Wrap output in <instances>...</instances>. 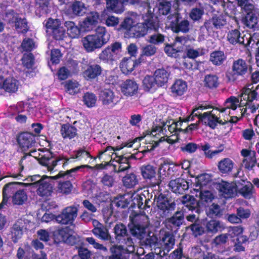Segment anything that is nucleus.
<instances>
[{"mask_svg": "<svg viewBox=\"0 0 259 259\" xmlns=\"http://www.w3.org/2000/svg\"><path fill=\"white\" fill-rule=\"evenodd\" d=\"M154 200L156 201L157 208L156 217L159 219H165L163 223L166 229L172 233L177 234L184 223V212L178 210L170 216L176 209V203L166 195L160 193L157 196L155 195Z\"/></svg>", "mask_w": 259, "mask_h": 259, "instance_id": "1", "label": "nucleus"}, {"mask_svg": "<svg viewBox=\"0 0 259 259\" xmlns=\"http://www.w3.org/2000/svg\"><path fill=\"white\" fill-rule=\"evenodd\" d=\"M130 222L127 225L131 236L142 240L150 225L149 218L145 213H133L129 217Z\"/></svg>", "mask_w": 259, "mask_h": 259, "instance_id": "2", "label": "nucleus"}, {"mask_svg": "<svg viewBox=\"0 0 259 259\" xmlns=\"http://www.w3.org/2000/svg\"><path fill=\"white\" fill-rule=\"evenodd\" d=\"M109 39L104 27L98 26L94 34L88 35L82 38L84 49L87 52H92L101 48Z\"/></svg>", "mask_w": 259, "mask_h": 259, "instance_id": "3", "label": "nucleus"}, {"mask_svg": "<svg viewBox=\"0 0 259 259\" xmlns=\"http://www.w3.org/2000/svg\"><path fill=\"white\" fill-rule=\"evenodd\" d=\"M115 239L120 244L119 247L129 253H133L135 250V242L129 234L126 226L123 223L115 225L113 228Z\"/></svg>", "mask_w": 259, "mask_h": 259, "instance_id": "4", "label": "nucleus"}, {"mask_svg": "<svg viewBox=\"0 0 259 259\" xmlns=\"http://www.w3.org/2000/svg\"><path fill=\"white\" fill-rule=\"evenodd\" d=\"M211 106L201 105L198 107L193 109L190 116L185 118L184 121H192L195 117H198L199 120L204 122L205 124L208 125L210 127L213 129L217 125L218 122V118L214 114H212V111H208L204 113L202 112L206 109L212 108Z\"/></svg>", "mask_w": 259, "mask_h": 259, "instance_id": "5", "label": "nucleus"}, {"mask_svg": "<svg viewBox=\"0 0 259 259\" xmlns=\"http://www.w3.org/2000/svg\"><path fill=\"white\" fill-rule=\"evenodd\" d=\"M84 166L85 165L77 166L71 169L67 170L66 171H60L57 176L54 177H49L45 176L44 179L40 181V183L37 186V194L41 196H50L52 192L53 189L51 184L49 183L50 179L53 178L56 179L61 177H64L65 176L70 174L72 172L76 171L81 167ZM85 166H88L85 165Z\"/></svg>", "mask_w": 259, "mask_h": 259, "instance_id": "6", "label": "nucleus"}, {"mask_svg": "<svg viewBox=\"0 0 259 259\" xmlns=\"http://www.w3.org/2000/svg\"><path fill=\"white\" fill-rule=\"evenodd\" d=\"M169 26L171 30L175 33L182 32L187 33L190 30V23L186 19L180 21V14L178 11L167 17Z\"/></svg>", "mask_w": 259, "mask_h": 259, "instance_id": "7", "label": "nucleus"}, {"mask_svg": "<svg viewBox=\"0 0 259 259\" xmlns=\"http://www.w3.org/2000/svg\"><path fill=\"white\" fill-rule=\"evenodd\" d=\"M72 158L65 159L60 156H56L52 153L48 151L45 154L42 155L39 158V163L46 167L48 170L50 171H53L58 162L63 160V167L64 168L66 165L72 161Z\"/></svg>", "mask_w": 259, "mask_h": 259, "instance_id": "8", "label": "nucleus"}, {"mask_svg": "<svg viewBox=\"0 0 259 259\" xmlns=\"http://www.w3.org/2000/svg\"><path fill=\"white\" fill-rule=\"evenodd\" d=\"M5 19L9 23H14L15 28L18 32H26L28 29L26 20L20 17L19 15L12 10L6 12Z\"/></svg>", "mask_w": 259, "mask_h": 259, "instance_id": "9", "label": "nucleus"}, {"mask_svg": "<svg viewBox=\"0 0 259 259\" xmlns=\"http://www.w3.org/2000/svg\"><path fill=\"white\" fill-rule=\"evenodd\" d=\"M78 208L70 206L64 208L61 213L56 217V221L63 225L72 224L77 217Z\"/></svg>", "mask_w": 259, "mask_h": 259, "instance_id": "10", "label": "nucleus"}, {"mask_svg": "<svg viewBox=\"0 0 259 259\" xmlns=\"http://www.w3.org/2000/svg\"><path fill=\"white\" fill-rule=\"evenodd\" d=\"M175 243V237L171 234H166L162 238L159 247L155 248L154 252L159 257H164L173 248Z\"/></svg>", "mask_w": 259, "mask_h": 259, "instance_id": "11", "label": "nucleus"}, {"mask_svg": "<svg viewBox=\"0 0 259 259\" xmlns=\"http://www.w3.org/2000/svg\"><path fill=\"white\" fill-rule=\"evenodd\" d=\"M107 10L115 13H121L124 11V5H135L141 3V0H106Z\"/></svg>", "mask_w": 259, "mask_h": 259, "instance_id": "12", "label": "nucleus"}, {"mask_svg": "<svg viewBox=\"0 0 259 259\" xmlns=\"http://www.w3.org/2000/svg\"><path fill=\"white\" fill-rule=\"evenodd\" d=\"M234 183L236 185V191L238 190L240 194L245 198L249 199L251 198L253 193V185L249 182H245V180L241 179L235 180Z\"/></svg>", "mask_w": 259, "mask_h": 259, "instance_id": "13", "label": "nucleus"}, {"mask_svg": "<svg viewBox=\"0 0 259 259\" xmlns=\"http://www.w3.org/2000/svg\"><path fill=\"white\" fill-rule=\"evenodd\" d=\"M100 100L104 106L110 108L118 102L119 98L112 90L105 89L100 94Z\"/></svg>", "mask_w": 259, "mask_h": 259, "instance_id": "14", "label": "nucleus"}, {"mask_svg": "<svg viewBox=\"0 0 259 259\" xmlns=\"http://www.w3.org/2000/svg\"><path fill=\"white\" fill-rule=\"evenodd\" d=\"M168 186L172 192L179 194H183L189 188V183L180 178L171 180Z\"/></svg>", "mask_w": 259, "mask_h": 259, "instance_id": "15", "label": "nucleus"}, {"mask_svg": "<svg viewBox=\"0 0 259 259\" xmlns=\"http://www.w3.org/2000/svg\"><path fill=\"white\" fill-rule=\"evenodd\" d=\"M245 35L240 33L238 29L229 31L227 33V40L232 45L236 44L246 46L249 42L248 38H244Z\"/></svg>", "mask_w": 259, "mask_h": 259, "instance_id": "16", "label": "nucleus"}, {"mask_svg": "<svg viewBox=\"0 0 259 259\" xmlns=\"http://www.w3.org/2000/svg\"><path fill=\"white\" fill-rule=\"evenodd\" d=\"M218 189L221 195L225 198H232L236 194V187L235 184L223 181L219 184Z\"/></svg>", "mask_w": 259, "mask_h": 259, "instance_id": "17", "label": "nucleus"}, {"mask_svg": "<svg viewBox=\"0 0 259 259\" xmlns=\"http://www.w3.org/2000/svg\"><path fill=\"white\" fill-rule=\"evenodd\" d=\"M25 224V221L20 219H18L11 228V239L13 242L17 243L22 237Z\"/></svg>", "mask_w": 259, "mask_h": 259, "instance_id": "18", "label": "nucleus"}, {"mask_svg": "<svg viewBox=\"0 0 259 259\" xmlns=\"http://www.w3.org/2000/svg\"><path fill=\"white\" fill-rule=\"evenodd\" d=\"M18 142L20 146L24 150H26L34 146L35 144V137L31 133H23L19 136Z\"/></svg>", "mask_w": 259, "mask_h": 259, "instance_id": "19", "label": "nucleus"}, {"mask_svg": "<svg viewBox=\"0 0 259 259\" xmlns=\"http://www.w3.org/2000/svg\"><path fill=\"white\" fill-rule=\"evenodd\" d=\"M22 184L20 182H11L5 185L3 190V200L0 204V209L6 204L10 195L11 194H14L16 191H18L17 186Z\"/></svg>", "mask_w": 259, "mask_h": 259, "instance_id": "20", "label": "nucleus"}, {"mask_svg": "<svg viewBox=\"0 0 259 259\" xmlns=\"http://www.w3.org/2000/svg\"><path fill=\"white\" fill-rule=\"evenodd\" d=\"M248 65L245 60L239 59L233 62L232 66V73L234 75L243 76L248 71Z\"/></svg>", "mask_w": 259, "mask_h": 259, "instance_id": "21", "label": "nucleus"}, {"mask_svg": "<svg viewBox=\"0 0 259 259\" xmlns=\"http://www.w3.org/2000/svg\"><path fill=\"white\" fill-rule=\"evenodd\" d=\"M99 17L98 13L96 12L90 13L82 22V28L87 31L93 30L98 23Z\"/></svg>", "mask_w": 259, "mask_h": 259, "instance_id": "22", "label": "nucleus"}, {"mask_svg": "<svg viewBox=\"0 0 259 259\" xmlns=\"http://www.w3.org/2000/svg\"><path fill=\"white\" fill-rule=\"evenodd\" d=\"M138 85L132 79H127L121 85V91L126 96H132L137 93Z\"/></svg>", "mask_w": 259, "mask_h": 259, "instance_id": "23", "label": "nucleus"}, {"mask_svg": "<svg viewBox=\"0 0 259 259\" xmlns=\"http://www.w3.org/2000/svg\"><path fill=\"white\" fill-rule=\"evenodd\" d=\"M19 85V81L13 77H9L3 81L0 80V89H3L9 93H13L17 92Z\"/></svg>", "mask_w": 259, "mask_h": 259, "instance_id": "24", "label": "nucleus"}, {"mask_svg": "<svg viewBox=\"0 0 259 259\" xmlns=\"http://www.w3.org/2000/svg\"><path fill=\"white\" fill-rule=\"evenodd\" d=\"M224 229L223 223L217 220H211L206 222L205 224V233L209 234H215Z\"/></svg>", "mask_w": 259, "mask_h": 259, "instance_id": "25", "label": "nucleus"}, {"mask_svg": "<svg viewBox=\"0 0 259 259\" xmlns=\"http://www.w3.org/2000/svg\"><path fill=\"white\" fill-rule=\"evenodd\" d=\"M102 71V68L99 65L93 64L88 67L83 72V75L87 80H89L95 79L100 75Z\"/></svg>", "mask_w": 259, "mask_h": 259, "instance_id": "26", "label": "nucleus"}, {"mask_svg": "<svg viewBox=\"0 0 259 259\" xmlns=\"http://www.w3.org/2000/svg\"><path fill=\"white\" fill-rule=\"evenodd\" d=\"M60 133L64 139L71 140L77 137V130L76 127L69 124L62 125Z\"/></svg>", "mask_w": 259, "mask_h": 259, "instance_id": "27", "label": "nucleus"}, {"mask_svg": "<svg viewBox=\"0 0 259 259\" xmlns=\"http://www.w3.org/2000/svg\"><path fill=\"white\" fill-rule=\"evenodd\" d=\"M234 162L229 158H225L219 161L217 166L223 174H229L233 169Z\"/></svg>", "mask_w": 259, "mask_h": 259, "instance_id": "28", "label": "nucleus"}, {"mask_svg": "<svg viewBox=\"0 0 259 259\" xmlns=\"http://www.w3.org/2000/svg\"><path fill=\"white\" fill-rule=\"evenodd\" d=\"M254 87L252 84H248L247 88L242 93L241 96V104L242 99L247 102H251L257 99L258 92L254 90Z\"/></svg>", "mask_w": 259, "mask_h": 259, "instance_id": "29", "label": "nucleus"}, {"mask_svg": "<svg viewBox=\"0 0 259 259\" xmlns=\"http://www.w3.org/2000/svg\"><path fill=\"white\" fill-rule=\"evenodd\" d=\"M142 177L144 179L152 180L157 174L156 168L150 164L143 165L140 167Z\"/></svg>", "mask_w": 259, "mask_h": 259, "instance_id": "30", "label": "nucleus"}, {"mask_svg": "<svg viewBox=\"0 0 259 259\" xmlns=\"http://www.w3.org/2000/svg\"><path fill=\"white\" fill-rule=\"evenodd\" d=\"M170 169L169 166L167 164L161 165L158 170V179H155L154 181L152 182L153 186H158L164 181V179L168 177V173L167 172Z\"/></svg>", "mask_w": 259, "mask_h": 259, "instance_id": "31", "label": "nucleus"}, {"mask_svg": "<svg viewBox=\"0 0 259 259\" xmlns=\"http://www.w3.org/2000/svg\"><path fill=\"white\" fill-rule=\"evenodd\" d=\"M258 18L255 13H249L246 14L242 20L243 23L249 29H255L257 28Z\"/></svg>", "mask_w": 259, "mask_h": 259, "instance_id": "32", "label": "nucleus"}, {"mask_svg": "<svg viewBox=\"0 0 259 259\" xmlns=\"http://www.w3.org/2000/svg\"><path fill=\"white\" fill-rule=\"evenodd\" d=\"M28 197L24 190L16 191L12 196V202L14 205H22L26 202Z\"/></svg>", "mask_w": 259, "mask_h": 259, "instance_id": "33", "label": "nucleus"}, {"mask_svg": "<svg viewBox=\"0 0 259 259\" xmlns=\"http://www.w3.org/2000/svg\"><path fill=\"white\" fill-rule=\"evenodd\" d=\"M143 23H137L131 28L128 34L131 37H141L147 34L146 29Z\"/></svg>", "mask_w": 259, "mask_h": 259, "instance_id": "34", "label": "nucleus"}, {"mask_svg": "<svg viewBox=\"0 0 259 259\" xmlns=\"http://www.w3.org/2000/svg\"><path fill=\"white\" fill-rule=\"evenodd\" d=\"M171 89L174 96H182L186 91L187 85L185 81L179 79L175 81Z\"/></svg>", "mask_w": 259, "mask_h": 259, "instance_id": "35", "label": "nucleus"}, {"mask_svg": "<svg viewBox=\"0 0 259 259\" xmlns=\"http://www.w3.org/2000/svg\"><path fill=\"white\" fill-rule=\"evenodd\" d=\"M154 75L157 85L162 86L164 83L167 82L169 73L164 69H158L155 71Z\"/></svg>", "mask_w": 259, "mask_h": 259, "instance_id": "36", "label": "nucleus"}, {"mask_svg": "<svg viewBox=\"0 0 259 259\" xmlns=\"http://www.w3.org/2000/svg\"><path fill=\"white\" fill-rule=\"evenodd\" d=\"M136 63L131 58H124L120 64V68L123 73L131 72L135 67Z\"/></svg>", "mask_w": 259, "mask_h": 259, "instance_id": "37", "label": "nucleus"}, {"mask_svg": "<svg viewBox=\"0 0 259 259\" xmlns=\"http://www.w3.org/2000/svg\"><path fill=\"white\" fill-rule=\"evenodd\" d=\"M239 100L238 98L235 97H231L226 100L224 107L221 108L217 107L215 109L221 113L225 112L227 109H230L235 110L237 106L239 105Z\"/></svg>", "mask_w": 259, "mask_h": 259, "instance_id": "38", "label": "nucleus"}, {"mask_svg": "<svg viewBox=\"0 0 259 259\" xmlns=\"http://www.w3.org/2000/svg\"><path fill=\"white\" fill-rule=\"evenodd\" d=\"M64 25L67 29V33L70 37L77 38L79 36L80 29L73 22L66 21Z\"/></svg>", "mask_w": 259, "mask_h": 259, "instance_id": "39", "label": "nucleus"}, {"mask_svg": "<svg viewBox=\"0 0 259 259\" xmlns=\"http://www.w3.org/2000/svg\"><path fill=\"white\" fill-rule=\"evenodd\" d=\"M92 233L98 238L104 241H110L112 238L108 229L104 225L96 230H92Z\"/></svg>", "mask_w": 259, "mask_h": 259, "instance_id": "40", "label": "nucleus"}, {"mask_svg": "<svg viewBox=\"0 0 259 259\" xmlns=\"http://www.w3.org/2000/svg\"><path fill=\"white\" fill-rule=\"evenodd\" d=\"M204 14V8L200 3L198 7H195L190 11L189 16L194 22L200 21Z\"/></svg>", "mask_w": 259, "mask_h": 259, "instance_id": "41", "label": "nucleus"}, {"mask_svg": "<svg viewBox=\"0 0 259 259\" xmlns=\"http://www.w3.org/2000/svg\"><path fill=\"white\" fill-rule=\"evenodd\" d=\"M69 234L67 228L59 229L54 233V239L55 242L58 243L60 242L66 243Z\"/></svg>", "mask_w": 259, "mask_h": 259, "instance_id": "42", "label": "nucleus"}, {"mask_svg": "<svg viewBox=\"0 0 259 259\" xmlns=\"http://www.w3.org/2000/svg\"><path fill=\"white\" fill-rule=\"evenodd\" d=\"M70 10L73 14L76 16H82L85 13L87 8L84 3L76 1L71 5Z\"/></svg>", "mask_w": 259, "mask_h": 259, "instance_id": "43", "label": "nucleus"}, {"mask_svg": "<svg viewBox=\"0 0 259 259\" xmlns=\"http://www.w3.org/2000/svg\"><path fill=\"white\" fill-rule=\"evenodd\" d=\"M146 29L147 33L149 30H157L159 28V21L157 17L149 16L143 23Z\"/></svg>", "mask_w": 259, "mask_h": 259, "instance_id": "44", "label": "nucleus"}, {"mask_svg": "<svg viewBox=\"0 0 259 259\" xmlns=\"http://www.w3.org/2000/svg\"><path fill=\"white\" fill-rule=\"evenodd\" d=\"M133 155L130 156H124L123 155L119 156L117 160V161L119 163L118 168L116 171L117 172H123L130 168L131 166L128 160L131 158H133Z\"/></svg>", "mask_w": 259, "mask_h": 259, "instance_id": "45", "label": "nucleus"}, {"mask_svg": "<svg viewBox=\"0 0 259 259\" xmlns=\"http://www.w3.org/2000/svg\"><path fill=\"white\" fill-rule=\"evenodd\" d=\"M210 148V146L208 144H205L202 146V150L204 151L205 157L209 159H212L215 157V156L219 154L224 150V147L223 145H221L219 147V149L213 151L209 150Z\"/></svg>", "mask_w": 259, "mask_h": 259, "instance_id": "46", "label": "nucleus"}, {"mask_svg": "<svg viewBox=\"0 0 259 259\" xmlns=\"http://www.w3.org/2000/svg\"><path fill=\"white\" fill-rule=\"evenodd\" d=\"M204 84L206 88L210 89L217 88L219 84V78L216 75L208 74L205 76Z\"/></svg>", "mask_w": 259, "mask_h": 259, "instance_id": "47", "label": "nucleus"}, {"mask_svg": "<svg viewBox=\"0 0 259 259\" xmlns=\"http://www.w3.org/2000/svg\"><path fill=\"white\" fill-rule=\"evenodd\" d=\"M131 198L132 201V206H135L137 205L140 209H144L145 208L144 203L145 201L146 200V196L145 194H134L132 196Z\"/></svg>", "mask_w": 259, "mask_h": 259, "instance_id": "48", "label": "nucleus"}, {"mask_svg": "<svg viewBox=\"0 0 259 259\" xmlns=\"http://www.w3.org/2000/svg\"><path fill=\"white\" fill-rule=\"evenodd\" d=\"M226 59V56L223 52L218 51L211 53L209 60L215 65H220Z\"/></svg>", "mask_w": 259, "mask_h": 259, "instance_id": "49", "label": "nucleus"}, {"mask_svg": "<svg viewBox=\"0 0 259 259\" xmlns=\"http://www.w3.org/2000/svg\"><path fill=\"white\" fill-rule=\"evenodd\" d=\"M164 40L165 36L157 30L154 31V32L148 37L147 41L155 46L163 43Z\"/></svg>", "mask_w": 259, "mask_h": 259, "instance_id": "50", "label": "nucleus"}, {"mask_svg": "<svg viewBox=\"0 0 259 259\" xmlns=\"http://www.w3.org/2000/svg\"><path fill=\"white\" fill-rule=\"evenodd\" d=\"M206 214L211 218H220L223 215V210L220 205L212 203L207 210Z\"/></svg>", "mask_w": 259, "mask_h": 259, "instance_id": "51", "label": "nucleus"}, {"mask_svg": "<svg viewBox=\"0 0 259 259\" xmlns=\"http://www.w3.org/2000/svg\"><path fill=\"white\" fill-rule=\"evenodd\" d=\"M229 234L227 233L221 234L217 235L212 240L211 244L213 246L219 247L225 245L228 240Z\"/></svg>", "mask_w": 259, "mask_h": 259, "instance_id": "52", "label": "nucleus"}, {"mask_svg": "<svg viewBox=\"0 0 259 259\" xmlns=\"http://www.w3.org/2000/svg\"><path fill=\"white\" fill-rule=\"evenodd\" d=\"M35 48V45L33 40L26 37L23 40L19 49L22 52H30Z\"/></svg>", "mask_w": 259, "mask_h": 259, "instance_id": "53", "label": "nucleus"}, {"mask_svg": "<svg viewBox=\"0 0 259 259\" xmlns=\"http://www.w3.org/2000/svg\"><path fill=\"white\" fill-rule=\"evenodd\" d=\"M157 48L152 44L146 45L141 49V57L143 56L151 57L154 56L157 52Z\"/></svg>", "mask_w": 259, "mask_h": 259, "instance_id": "54", "label": "nucleus"}, {"mask_svg": "<svg viewBox=\"0 0 259 259\" xmlns=\"http://www.w3.org/2000/svg\"><path fill=\"white\" fill-rule=\"evenodd\" d=\"M79 84L75 81L68 80L64 84L65 91L70 95L76 94L79 91Z\"/></svg>", "mask_w": 259, "mask_h": 259, "instance_id": "55", "label": "nucleus"}, {"mask_svg": "<svg viewBox=\"0 0 259 259\" xmlns=\"http://www.w3.org/2000/svg\"><path fill=\"white\" fill-rule=\"evenodd\" d=\"M57 188V191L59 193L63 194H69L72 190V185L70 182L69 181L62 182H59Z\"/></svg>", "mask_w": 259, "mask_h": 259, "instance_id": "56", "label": "nucleus"}, {"mask_svg": "<svg viewBox=\"0 0 259 259\" xmlns=\"http://www.w3.org/2000/svg\"><path fill=\"white\" fill-rule=\"evenodd\" d=\"M124 185L127 188H132L138 183V180L136 175L133 173L126 175L123 178Z\"/></svg>", "mask_w": 259, "mask_h": 259, "instance_id": "57", "label": "nucleus"}, {"mask_svg": "<svg viewBox=\"0 0 259 259\" xmlns=\"http://www.w3.org/2000/svg\"><path fill=\"white\" fill-rule=\"evenodd\" d=\"M186 229L191 230L193 234L196 237L201 236L205 233V228H203L198 222L193 223L188 226Z\"/></svg>", "mask_w": 259, "mask_h": 259, "instance_id": "58", "label": "nucleus"}, {"mask_svg": "<svg viewBox=\"0 0 259 259\" xmlns=\"http://www.w3.org/2000/svg\"><path fill=\"white\" fill-rule=\"evenodd\" d=\"M157 82L154 77L151 76H146L143 80V85L144 90L146 91H149L151 89L155 88Z\"/></svg>", "mask_w": 259, "mask_h": 259, "instance_id": "59", "label": "nucleus"}, {"mask_svg": "<svg viewBox=\"0 0 259 259\" xmlns=\"http://www.w3.org/2000/svg\"><path fill=\"white\" fill-rule=\"evenodd\" d=\"M145 245L151 248V249H154L155 248L159 247V244L158 243V238L154 234L150 235L148 234L145 240Z\"/></svg>", "mask_w": 259, "mask_h": 259, "instance_id": "60", "label": "nucleus"}, {"mask_svg": "<svg viewBox=\"0 0 259 259\" xmlns=\"http://www.w3.org/2000/svg\"><path fill=\"white\" fill-rule=\"evenodd\" d=\"M96 97L93 93H87L83 97L84 104L88 107H94L96 104Z\"/></svg>", "mask_w": 259, "mask_h": 259, "instance_id": "61", "label": "nucleus"}, {"mask_svg": "<svg viewBox=\"0 0 259 259\" xmlns=\"http://www.w3.org/2000/svg\"><path fill=\"white\" fill-rule=\"evenodd\" d=\"M99 58L104 61H113L115 55L111 51V48L108 47L99 54Z\"/></svg>", "mask_w": 259, "mask_h": 259, "instance_id": "62", "label": "nucleus"}, {"mask_svg": "<svg viewBox=\"0 0 259 259\" xmlns=\"http://www.w3.org/2000/svg\"><path fill=\"white\" fill-rule=\"evenodd\" d=\"M256 162V156L245 158L242 160V166L248 170H251L255 166Z\"/></svg>", "mask_w": 259, "mask_h": 259, "instance_id": "63", "label": "nucleus"}, {"mask_svg": "<svg viewBox=\"0 0 259 259\" xmlns=\"http://www.w3.org/2000/svg\"><path fill=\"white\" fill-rule=\"evenodd\" d=\"M22 63L27 68H31L34 64V56L31 53L25 54L22 58Z\"/></svg>", "mask_w": 259, "mask_h": 259, "instance_id": "64", "label": "nucleus"}]
</instances>
